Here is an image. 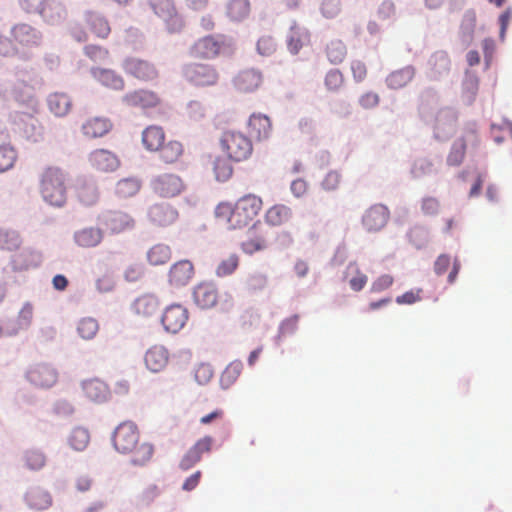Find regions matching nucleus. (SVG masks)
<instances>
[{"label": "nucleus", "instance_id": "obj_48", "mask_svg": "<svg viewBox=\"0 0 512 512\" xmlns=\"http://www.w3.org/2000/svg\"><path fill=\"white\" fill-rule=\"evenodd\" d=\"M326 54L331 63L339 64L346 57V46L341 41H332L327 45Z\"/></svg>", "mask_w": 512, "mask_h": 512}, {"label": "nucleus", "instance_id": "obj_39", "mask_svg": "<svg viewBox=\"0 0 512 512\" xmlns=\"http://www.w3.org/2000/svg\"><path fill=\"white\" fill-rule=\"evenodd\" d=\"M171 257V248L165 244H156L147 251V260L153 266L165 265Z\"/></svg>", "mask_w": 512, "mask_h": 512}, {"label": "nucleus", "instance_id": "obj_35", "mask_svg": "<svg viewBox=\"0 0 512 512\" xmlns=\"http://www.w3.org/2000/svg\"><path fill=\"white\" fill-rule=\"evenodd\" d=\"M74 239L78 246L91 248L101 243L103 232L99 228L88 227L77 231L74 235Z\"/></svg>", "mask_w": 512, "mask_h": 512}, {"label": "nucleus", "instance_id": "obj_61", "mask_svg": "<svg viewBox=\"0 0 512 512\" xmlns=\"http://www.w3.org/2000/svg\"><path fill=\"white\" fill-rule=\"evenodd\" d=\"M213 377V369L209 364L201 363L195 369V379L199 384L208 383Z\"/></svg>", "mask_w": 512, "mask_h": 512}, {"label": "nucleus", "instance_id": "obj_22", "mask_svg": "<svg viewBox=\"0 0 512 512\" xmlns=\"http://www.w3.org/2000/svg\"><path fill=\"white\" fill-rule=\"evenodd\" d=\"M113 128V123L107 117L96 116L87 119L81 127L82 133L88 138H100L108 134Z\"/></svg>", "mask_w": 512, "mask_h": 512}, {"label": "nucleus", "instance_id": "obj_28", "mask_svg": "<svg viewBox=\"0 0 512 512\" xmlns=\"http://www.w3.org/2000/svg\"><path fill=\"white\" fill-rule=\"evenodd\" d=\"M33 319V306L31 303H25L20 309L16 319L6 323V334L13 336L20 331L27 329Z\"/></svg>", "mask_w": 512, "mask_h": 512}, {"label": "nucleus", "instance_id": "obj_42", "mask_svg": "<svg viewBox=\"0 0 512 512\" xmlns=\"http://www.w3.org/2000/svg\"><path fill=\"white\" fill-rule=\"evenodd\" d=\"M251 10L249 0H231L227 5V15L233 21L245 19Z\"/></svg>", "mask_w": 512, "mask_h": 512}, {"label": "nucleus", "instance_id": "obj_18", "mask_svg": "<svg viewBox=\"0 0 512 512\" xmlns=\"http://www.w3.org/2000/svg\"><path fill=\"white\" fill-rule=\"evenodd\" d=\"M178 216V211L169 204H155L148 210L150 221L159 227H167L174 224Z\"/></svg>", "mask_w": 512, "mask_h": 512}, {"label": "nucleus", "instance_id": "obj_7", "mask_svg": "<svg viewBox=\"0 0 512 512\" xmlns=\"http://www.w3.org/2000/svg\"><path fill=\"white\" fill-rule=\"evenodd\" d=\"M139 436V430L133 422H123L115 429L113 445L120 453H131L139 442Z\"/></svg>", "mask_w": 512, "mask_h": 512}, {"label": "nucleus", "instance_id": "obj_46", "mask_svg": "<svg viewBox=\"0 0 512 512\" xmlns=\"http://www.w3.org/2000/svg\"><path fill=\"white\" fill-rule=\"evenodd\" d=\"M309 41V34L305 30L293 27L288 39V48L293 54H297L303 45Z\"/></svg>", "mask_w": 512, "mask_h": 512}, {"label": "nucleus", "instance_id": "obj_63", "mask_svg": "<svg viewBox=\"0 0 512 512\" xmlns=\"http://www.w3.org/2000/svg\"><path fill=\"white\" fill-rule=\"evenodd\" d=\"M201 456L191 447L180 461V468L182 470H189L196 465L200 460Z\"/></svg>", "mask_w": 512, "mask_h": 512}, {"label": "nucleus", "instance_id": "obj_3", "mask_svg": "<svg viewBox=\"0 0 512 512\" xmlns=\"http://www.w3.org/2000/svg\"><path fill=\"white\" fill-rule=\"evenodd\" d=\"M220 145L227 157L235 162L248 159L253 152L250 138L241 132H224L220 139Z\"/></svg>", "mask_w": 512, "mask_h": 512}, {"label": "nucleus", "instance_id": "obj_30", "mask_svg": "<svg viewBox=\"0 0 512 512\" xmlns=\"http://www.w3.org/2000/svg\"><path fill=\"white\" fill-rule=\"evenodd\" d=\"M77 199L85 206H92L99 199V192L94 182L87 179H79L75 187Z\"/></svg>", "mask_w": 512, "mask_h": 512}, {"label": "nucleus", "instance_id": "obj_16", "mask_svg": "<svg viewBox=\"0 0 512 512\" xmlns=\"http://www.w3.org/2000/svg\"><path fill=\"white\" fill-rule=\"evenodd\" d=\"M11 32L16 44L24 49L37 47L41 43V33L28 24H17Z\"/></svg>", "mask_w": 512, "mask_h": 512}, {"label": "nucleus", "instance_id": "obj_51", "mask_svg": "<svg viewBox=\"0 0 512 512\" xmlns=\"http://www.w3.org/2000/svg\"><path fill=\"white\" fill-rule=\"evenodd\" d=\"M98 329V322L90 317L81 319L77 327L80 337L86 340L92 339L97 334Z\"/></svg>", "mask_w": 512, "mask_h": 512}, {"label": "nucleus", "instance_id": "obj_6", "mask_svg": "<svg viewBox=\"0 0 512 512\" xmlns=\"http://www.w3.org/2000/svg\"><path fill=\"white\" fill-rule=\"evenodd\" d=\"M151 189L161 198H174L186 190L184 179L173 172H166L155 176L151 180Z\"/></svg>", "mask_w": 512, "mask_h": 512}, {"label": "nucleus", "instance_id": "obj_64", "mask_svg": "<svg viewBox=\"0 0 512 512\" xmlns=\"http://www.w3.org/2000/svg\"><path fill=\"white\" fill-rule=\"evenodd\" d=\"M396 13V6L392 0H384L378 10V17L382 20L391 19Z\"/></svg>", "mask_w": 512, "mask_h": 512}, {"label": "nucleus", "instance_id": "obj_38", "mask_svg": "<svg viewBox=\"0 0 512 512\" xmlns=\"http://www.w3.org/2000/svg\"><path fill=\"white\" fill-rule=\"evenodd\" d=\"M414 74V69L411 66H407L389 74L386 78V83L391 89H400L413 79Z\"/></svg>", "mask_w": 512, "mask_h": 512}, {"label": "nucleus", "instance_id": "obj_60", "mask_svg": "<svg viewBox=\"0 0 512 512\" xmlns=\"http://www.w3.org/2000/svg\"><path fill=\"white\" fill-rule=\"evenodd\" d=\"M33 90L31 85L21 82L14 88V97L17 101L27 102L32 98Z\"/></svg>", "mask_w": 512, "mask_h": 512}, {"label": "nucleus", "instance_id": "obj_29", "mask_svg": "<svg viewBox=\"0 0 512 512\" xmlns=\"http://www.w3.org/2000/svg\"><path fill=\"white\" fill-rule=\"evenodd\" d=\"M93 77L106 88L121 91L125 87L123 77L111 69L93 68L91 70Z\"/></svg>", "mask_w": 512, "mask_h": 512}, {"label": "nucleus", "instance_id": "obj_37", "mask_svg": "<svg viewBox=\"0 0 512 512\" xmlns=\"http://www.w3.org/2000/svg\"><path fill=\"white\" fill-rule=\"evenodd\" d=\"M159 157L166 164H173L177 162L184 153L183 144L177 140H170L164 142L159 149Z\"/></svg>", "mask_w": 512, "mask_h": 512}, {"label": "nucleus", "instance_id": "obj_34", "mask_svg": "<svg viewBox=\"0 0 512 512\" xmlns=\"http://www.w3.org/2000/svg\"><path fill=\"white\" fill-rule=\"evenodd\" d=\"M25 502L31 509L44 510L51 506L52 498L48 492L41 488L31 487L25 494Z\"/></svg>", "mask_w": 512, "mask_h": 512}, {"label": "nucleus", "instance_id": "obj_41", "mask_svg": "<svg viewBox=\"0 0 512 512\" xmlns=\"http://www.w3.org/2000/svg\"><path fill=\"white\" fill-rule=\"evenodd\" d=\"M22 245V238L15 230L0 228V249L16 251Z\"/></svg>", "mask_w": 512, "mask_h": 512}, {"label": "nucleus", "instance_id": "obj_55", "mask_svg": "<svg viewBox=\"0 0 512 512\" xmlns=\"http://www.w3.org/2000/svg\"><path fill=\"white\" fill-rule=\"evenodd\" d=\"M84 53L87 57H89L92 61L102 62L106 60L109 56V51L107 48L100 45H86L84 47Z\"/></svg>", "mask_w": 512, "mask_h": 512}, {"label": "nucleus", "instance_id": "obj_32", "mask_svg": "<svg viewBox=\"0 0 512 512\" xmlns=\"http://www.w3.org/2000/svg\"><path fill=\"white\" fill-rule=\"evenodd\" d=\"M292 209L284 204H275L267 209L264 220L273 227L282 226L292 218Z\"/></svg>", "mask_w": 512, "mask_h": 512}, {"label": "nucleus", "instance_id": "obj_36", "mask_svg": "<svg viewBox=\"0 0 512 512\" xmlns=\"http://www.w3.org/2000/svg\"><path fill=\"white\" fill-rule=\"evenodd\" d=\"M132 308L136 314L150 317L158 311L159 301L154 295H142L134 301Z\"/></svg>", "mask_w": 512, "mask_h": 512}, {"label": "nucleus", "instance_id": "obj_50", "mask_svg": "<svg viewBox=\"0 0 512 512\" xmlns=\"http://www.w3.org/2000/svg\"><path fill=\"white\" fill-rule=\"evenodd\" d=\"M239 261V256L236 253H233L226 259H223L216 268L217 276L225 277L234 273L239 266Z\"/></svg>", "mask_w": 512, "mask_h": 512}, {"label": "nucleus", "instance_id": "obj_14", "mask_svg": "<svg viewBox=\"0 0 512 512\" xmlns=\"http://www.w3.org/2000/svg\"><path fill=\"white\" fill-rule=\"evenodd\" d=\"M28 381L36 387L49 388L57 382V371L48 364H36L26 374Z\"/></svg>", "mask_w": 512, "mask_h": 512}, {"label": "nucleus", "instance_id": "obj_11", "mask_svg": "<svg viewBox=\"0 0 512 512\" xmlns=\"http://www.w3.org/2000/svg\"><path fill=\"white\" fill-rule=\"evenodd\" d=\"M102 224L111 234L130 231L135 226V220L128 213L121 210L107 211L102 215Z\"/></svg>", "mask_w": 512, "mask_h": 512}, {"label": "nucleus", "instance_id": "obj_54", "mask_svg": "<svg viewBox=\"0 0 512 512\" xmlns=\"http://www.w3.org/2000/svg\"><path fill=\"white\" fill-rule=\"evenodd\" d=\"M324 83L327 90L337 92L344 84V76L338 69H332L326 74Z\"/></svg>", "mask_w": 512, "mask_h": 512}, {"label": "nucleus", "instance_id": "obj_8", "mask_svg": "<svg viewBox=\"0 0 512 512\" xmlns=\"http://www.w3.org/2000/svg\"><path fill=\"white\" fill-rule=\"evenodd\" d=\"M186 79L196 86H213L219 80V73L210 64L194 63L184 70Z\"/></svg>", "mask_w": 512, "mask_h": 512}, {"label": "nucleus", "instance_id": "obj_20", "mask_svg": "<svg viewBox=\"0 0 512 512\" xmlns=\"http://www.w3.org/2000/svg\"><path fill=\"white\" fill-rule=\"evenodd\" d=\"M82 390L85 397L94 403H103L110 397L108 385L97 378L83 381Z\"/></svg>", "mask_w": 512, "mask_h": 512}, {"label": "nucleus", "instance_id": "obj_26", "mask_svg": "<svg viewBox=\"0 0 512 512\" xmlns=\"http://www.w3.org/2000/svg\"><path fill=\"white\" fill-rule=\"evenodd\" d=\"M89 162L92 167L100 171H114L119 166L118 157L105 149H97L90 153Z\"/></svg>", "mask_w": 512, "mask_h": 512}, {"label": "nucleus", "instance_id": "obj_27", "mask_svg": "<svg viewBox=\"0 0 512 512\" xmlns=\"http://www.w3.org/2000/svg\"><path fill=\"white\" fill-rule=\"evenodd\" d=\"M38 13L47 23L52 25L61 23L67 17L65 5L57 0H45Z\"/></svg>", "mask_w": 512, "mask_h": 512}, {"label": "nucleus", "instance_id": "obj_56", "mask_svg": "<svg viewBox=\"0 0 512 512\" xmlns=\"http://www.w3.org/2000/svg\"><path fill=\"white\" fill-rule=\"evenodd\" d=\"M348 269H353L355 271V276L349 280L351 289L356 292L361 291L368 281L367 276L360 271L356 264H350Z\"/></svg>", "mask_w": 512, "mask_h": 512}, {"label": "nucleus", "instance_id": "obj_19", "mask_svg": "<svg viewBox=\"0 0 512 512\" xmlns=\"http://www.w3.org/2000/svg\"><path fill=\"white\" fill-rule=\"evenodd\" d=\"M193 297L197 306L202 309H210L217 304L219 293L213 283L204 282L194 288Z\"/></svg>", "mask_w": 512, "mask_h": 512}, {"label": "nucleus", "instance_id": "obj_9", "mask_svg": "<svg viewBox=\"0 0 512 512\" xmlns=\"http://www.w3.org/2000/svg\"><path fill=\"white\" fill-rule=\"evenodd\" d=\"M227 46L229 43L224 36H205L194 43L192 54L196 58L214 59Z\"/></svg>", "mask_w": 512, "mask_h": 512}, {"label": "nucleus", "instance_id": "obj_1", "mask_svg": "<svg viewBox=\"0 0 512 512\" xmlns=\"http://www.w3.org/2000/svg\"><path fill=\"white\" fill-rule=\"evenodd\" d=\"M263 207L262 198L249 193L240 197L234 204L221 202L215 208V217L231 229H241L249 225Z\"/></svg>", "mask_w": 512, "mask_h": 512}, {"label": "nucleus", "instance_id": "obj_44", "mask_svg": "<svg viewBox=\"0 0 512 512\" xmlns=\"http://www.w3.org/2000/svg\"><path fill=\"white\" fill-rule=\"evenodd\" d=\"M90 435L87 429L76 427L72 430L68 443L76 451H83L89 444Z\"/></svg>", "mask_w": 512, "mask_h": 512}, {"label": "nucleus", "instance_id": "obj_31", "mask_svg": "<svg viewBox=\"0 0 512 512\" xmlns=\"http://www.w3.org/2000/svg\"><path fill=\"white\" fill-rule=\"evenodd\" d=\"M85 22L97 38L106 39L111 33L109 21L101 14L91 11L87 12L85 14Z\"/></svg>", "mask_w": 512, "mask_h": 512}, {"label": "nucleus", "instance_id": "obj_43", "mask_svg": "<svg viewBox=\"0 0 512 512\" xmlns=\"http://www.w3.org/2000/svg\"><path fill=\"white\" fill-rule=\"evenodd\" d=\"M131 462L136 466L146 465L154 454V446L150 443L143 442L136 445V448L131 452Z\"/></svg>", "mask_w": 512, "mask_h": 512}, {"label": "nucleus", "instance_id": "obj_23", "mask_svg": "<svg viewBox=\"0 0 512 512\" xmlns=\"http://www.w3.org/2000/svg\"><path fill=\"white\" fill-rule=\"evenodd\" d=\"M144 362L151 372H160L169 362V352L162 345H154L146 351Z\"/></svg>", "mask_w": 512, "mask_h": 512}, {"label": "nucleus", "instance_id": "obj_13", "mask_svg": "<svg viewBox=\"0 0 512 512\" xmlns=\"http://www.w3.org/2000/svg\"><path fill=\"white\" fill-rule=\"evenodd\" d=\"M263 81L264 76L259 69L246 68L237 73L233 79V85L241 93H251L258 90Z\"/></svg>", "mask_w": 512, "mask_h": 512}, {"label": "nucleus", "instance_id": "obj_53", "mask_svg": "<svg viewBox=\"0 0 512 512\" xmlns=\"http://www.w3.org/2000/svg\"><path fill=\"white\" fill-rule=\"evenodd\" d=\"M26 466L31 470H39L46 464V457L43 452L37 449L26 451L24 455Z\"/></svg>", "mask_w": 512, "mask_h": 512}, {"label": "nucleus", "instance_id": "obj_57", "mask_svg": "<svg viewBox=\"0 0 512 512\" xmlns=\"http://www.w3.org/2000/svg\"><path fill=\"white\" fill-rule=\"evenodd\" d=\"M276 48V42L271 36H262L257 42V51L262 56H271Z\"/></svg>", "mask_w": 512, "mask_h": 512}, {"label": "nucleus", "instance_id": "obj_5", "mask_svg": "<svg viewBox=\"0 0 512 512\" xmlns=\"http://www.w3.org/2000/svg\"><path fill=\"white\" fill-rule=\"evenodd\" d=\"M122 69L126 75L140 82L152 83L159 78V70L153 62L136 56L126 57Z\"/></svg>", "mask_w": 512, "mask_h": 512}, {"label": "nucleus", "instance_id": "obj_33", "mask_svg": "<svg viewBox=\"0 0 512 512\" xmlns=\"http://www.w3.org/2000/svg\"><path fill=\"white\" fill-rule=\"evenodd\" d=\"M165 142V132L160 126L151 125L142 132V143L151 152H158Z\"/></svg>", "mask_w": 512, "mask_h": 512}, {"label": "nucleus", "instance_id": "obj_17", "mask_svg": "<svg viewBox=\"0 0 512 512\" xmlns=\"http://www.w3.org/2000/svg\"><path fill=\"white\" fill-rule=\"evenodd\" d=\"M389 210L381 204L371 206L363 215V226L369 232L381 230L388 222Z\"/></svg>", "mask_w": 512, "mask_h": 512}, {"label": "nucleus", "instance_id": "obj_10", "mask_svg": "<svg viewBox=\"0 0 512 512\" xmlns=\"http://www.w3.org/2000/svg\"><path fill=\"white\" fill-rule=\"evenodd\" d=\"M122 101L128 107L141 110L156 108L161 104V98L156 92L143 88L126 93Z\"/></svg>", "mask_w": 512, "mask_h": 512}, {"label": "nucleus", "instance_id": "obj_24", "mask_svg": "<svg viewBox=\"0 0 512 512\" xmlns=\"http://www.w3.org/2000/svg\"><path fill=\"white\" fill-rule=\"evenodd\" d=\"M193 275V264L188 260H181L171 266L168 276L171 285L181 287L187 285Z\"/></svg>", "mask_w": 512, "mask_h": 512}, {"label": "nucleus", "instance_id": "obj_52", "mask_svg": "<svg viewBox=\"0 0 512 512\" xmlns=\"http://www.w3.org/2000/svg\"><path fill=\"white\" fill-rule=\"evenodd\" d=\"M140 190V182L136 179H122L117 183L116 192L121 197H131Z\"/></svg>", "mask_w": 512, "mask_h": 512}, {"label": "nucleus", "instance_id": "obj_62", "mask_svg": "<svg viewBox=\"0 0 512 512\" xmlns=\"http://www.w3.org/2000/svg\"><path fill=\"white\" fill-rule=\"evenodd\" d=\"M201 456L191 447L180 461V468L182 470H189L196 465L200 460Z\"/></svg>", "mask_w": 512, "mask_h": 512}, {"label": "nucleus", "instance_id": "obj_4", "mask_svg": "<svg viewBox=\"0 0 512 512\" xmlns=\"http://www.w3.org/2000/svg\"><path fill=\"white\" fill-rule=\"evenodd\" d=\"M155 15L161 18L170 33H178L185 27L183 16L179 13L174 0H149Z\"/></svg>", "mask_w": 512, "mask_h": 512}, {"label": "nucleus", "instance_id": "obj_59", "mask_svg": "<svg viewBox=\"0 0 512 512\" xmlns=\"http://www.w3.org/2000/svg\"><path fill=\"white\" fill-rule=\"evenodd\" d=\"M267 285V276L263 273H253L248 276L246 286L250 291H260Z\"/></svg>", "mask_w": 512, "mask_h": 512}, {"label": "nucleus", "instance_id": "obj_15", "mask_svg": "<svg viewBox=\"0 0 512 512\" xmlns=\"http://www.w3.org/2000/svg\"><path fill=\"white\" fill-rule=\"evenodd\" d=\"M41 260L39 252L31 248H24L11 256L9 266L13 272H23L38 267Z\"/></svg>", "mask_w": 512, "mask_h": 512}, {"label": "nucleus", "instance_id": "obj_21", "mask_svg": "<svg viewBox=\"0 0 512 512\" xmlns=\"http://www.w3.org/2000/svg\"><path fill=\"white\" fill-rule=\"evenodd\" d=\"M268 247L267 237L262 229L253 225L248 231L247 236L241 243V249L245 254L252 255L263 251Z\"/></svg>", "mask_w": 512, "mask_h": 512}, {"label": "nucleus", "instance_id": "obj_49", "mask_svg": "<svg viewBox=\"0 0 512 512\" xmlns=\"http://www.w3.org/2000/svg\"><path fill=\"white\" fill-rule=\"evenodd\" d=\"M462 87L466 100L472 102L479 89L478 77L473 73L466 72Z\"/></svg>", "mask_w": 512, "mask_h": 512}, {"label": "nucleus", "instance_id": "obj_40", "mask_svg": "<svg viewBox=\"0 0 512 512\" xmlns=\"http://www.w3.org/2000/svg\"><path fill=\"white\" fill-rule=\"evenodd\" d=\"M49 109L56 116H65L71 109V99L67 94L54 93L48 99Z\"/></svg>", "mask_w": 512, "mask_h": 512}, {"label": "nucleus", "instance_id": "obj_45", "mask_svg": "<svg viewBox=\"0 0 512 512\" xmlns=\"http://www.w3.org/2000/svg\"><path fill=\"white\" fill-rule=\"evenodd\" d=\"M213 171L217 181L225 182L229 180L233 174V168L228 159L216 157L213 161Z\"/></svg>", "mask_w": 512, "mask_h": 512}, {"label": "nucleus", "instance_id": "obj_2", "mask_svg": "<svg viewBox=\"0 0 512 512\" xmlns=\"http://www.w3.org/2000/svg\"><path fill=\"white\" fill-rule=\"evenodd\" d=\"M67 173L56 166L46 167L39 178L42 199L51 206L62 207L67 201Z\"/></svg>", "mask_w": 512, "mask_h": 512}, {"label": "nucleus", "instance_id": "obj_58", "mask_svg": "<svg viewBox=\"0 0 512 512\" xmlns=\"http://www.w3.org/2000/svg\"><path fill=\"white\" fill-rule=\"evenodd\" d=\"M160 494L161 490L159 486L156 484H150L144 488L139 497V500L141 504L148 506L151 503H153L159 497Z\"/></svg>", "mask_w": 512, "mask_h": 512}, {"label": "nucleus", "instance_id": "obj_12", "mask_svg": "<svg viewBox=\"0 0 512 512\" xmlns=\"http://www.w3.org/2000/svg\"><path fill=\"white\" fill-rule=\"evenodd\" d=\"M188 318L189 313L184 306L172 304L164 310L161 322L167 332L175 334L185 326Z\"/></svg>", "mask_w": 512, "mask_h": 512}, {"label": "nucleus", "instance_id": "obj_25", "mask_svg": "<svg viewBox=\"0 0 512 512\" xmlns=\"http://www.w3.org/2000/svg\"><path fill=\"white\" fill-rule=\"evenodd\" d=\"M248 131L256 140H265L272 133V124L270 118L261 113H254L248 121Z\"/></svg>", "mask_w": 512, "mask_h": 512}, {"label": "nucleus", "instance_id": "obj_47", "mask_svg": "<svg viewBox=\"0 0 512 512\" xmlns=\"http://www.w3.org/2000/svg\"><path fill=\"white\" fill-rule=\"evenodd\" d=\"M17 160V152L10 145H0V173L11 169Z\"/></svg>", "mask_w": 512, "mask_h": 512}]
</instances>
